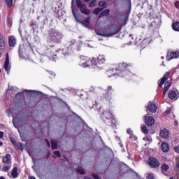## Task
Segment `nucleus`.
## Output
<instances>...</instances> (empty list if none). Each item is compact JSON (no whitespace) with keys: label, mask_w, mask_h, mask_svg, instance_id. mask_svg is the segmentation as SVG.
<instances>
[{"label":"nucleus","mask_w":179,"mask_h":179,"mask_svg":"<svg viewBox=\"0 0 179 179\" xmlns=\"http://www.w3.org/2000/svg\"><path fill=\"white\" fill-rule=\"evenodd\" d=\"M74 2H76L78 8H80V12L84 13V15H89V13H90V10L89 9H87L86 6L82 4V1H80V0H73L71 2V8H72L73 15L75 19H76V20H78V22H79V17L76 15V13H75V8H73Z\"/></svg>","instance_id":"f257e3e1"},{"label":"nucleus","mask_w":179,"mask_h":179,"mask_svg":"<svg viewBox=\"0 0 179 179\" xmlns=\"http://www.w3.org/2000/svg\"><path fill=\"white\" fill-rule=\"evenodd\" d=\"M120 31V29L115 26H111L108 28L105 31H96L98 36H103V37H110L114 34H117Z\"/></svg>","instance_id":"f03ea898"},{"label":"nucleus","mask_w":179,"mask_h":179,"mask_svg":"<svg viewBox=\"0 0 179 179\" xmlns=\"http://www.w3.org/2000/svg\"><path fill=\"white\" fill-rule=\"evenodd\" d=\"M127 68H128L127 63H120L117 66L115 69L116 71H119V72H122V73H117L119 76H124V75L125 78H128L127 77V75H129V76H132V73H131L129 71L127 70Z\"/></svg>","instance_id":"7ed1b4c3"},{"label":"nucleus","mask_w":179,"mask_h":179,"mask_svg":"<svg viewBox=\"0 0 179 179\" xmlns=\"http://www.w3.org/2000/svg\"><path fill=\"white\" fill-rule=\"evenodd\" d=\"M92 68H101V65L106 64V56L104 55H99L98 58L92 57Z\"/></svg>","instance_id":"20e7f679"},{"label":"nucleus","mask_w":179,"mask_h":179,"mask_svg":"<svg viewBox=\"0 0 179 179\" xmlns=\"http://www.w3.org/2000/svg\"><path fill=\"white\" fill-rule=\"evenodd\" d=\"M80 66H82L83 68H87L89 66L93 67V57L89 58L85 56H80Z\"/></svg>","instance_id":"39448f33"},{"label":"nucleus","mask_w":179,"mask_h":179,"mask_svg":"<svg viewBox=\"0 0 179 179\" xmlns=\"http://www.w3.org/2000/svg\"><path fill=\"white\" fill-rule=\"evenodd\" d=\"M50 38L55 43H60L62 40V34L57 31H53L50 34Z\"/></svg>","instance_id":"423d86ee"},{"label":"nucleus","mask_w":179,"mask_h":179,"mask_svg":"<svg viewBox=\"0 0 179 179\" xmlns=\"http://www.w3.org/2000/svg\"><path fill=\"white\" fill-rule=\"evenodd\" d=\"M148 164L150 167H152V169H156L157 167H159L160 166V163L156 158L151 157L148 159Z\"/></svg>","instance_id":"0eeeda50"},{"label":"nucleus","mask_w":179,"mask_h":179,"mask_svg":"<svg viewBox=\"0 0 179 179\" xmlns=\"http://www.w3.org/2000/svg\"><path fill=\"white\" fill-rule=\"evenodd\" d=\"M169 97L171 100H177L179 97V93L177 90H171L169 92Z\"/></svg>","instance_id":"6e6552de"},{"label":"nucleus","mask_w":179,"mask_h":179,"mask_svg":"<svg viewBox=\"0 0 179 179\" xmlns=\"http://www.w3.org/2000/svg\"><path fill=\"white\" fill-rule=\"evenodd\" d=\"M179 52L178 51H172L169 52L166 56L167 61H171V59H174V58H178Z\"/></svg>","instance_id":"1a4fd4ad"},{"label":"nucleus","mask_w":179,"mask_h":179,"mask_svg":"<svg viewBox=\"0 0 179 179\" xmlns=\"http://www.w3.org/2000/svg\"><path fill=\"white\" fill-rule=\"evenodd\" d=\"M4 69L9 73V71H10V65H9V53H6V61L4 63Z\"/></svg>","instance_id":"9d476101"},{"label":"nucleus","mask_w":179,"mask_h":179,"mask_svg":"<svg viewBox=\"0 0 179 179\" xmlns=\"http://www.w3.org/2000/svg\"><path fill=\"white\" fill-rule=\"evenodd\" d=\"M145 124L148 125V127H152L155 125V118L152 116H145Z\"/></svg>","instance_id":"9b49d317"},{"label":"nucleus","mask_w":179,"mask_h":179,"mask_svg":"<svg viewBox=\"0 0 179 179\" xmlns=\"http://www.w3.org/2000/svg\"><path fill=\"white\" fill-rule=\"evenodd\" d=\"M160 137L163 138L164 139H167L169 138V136L170 135V132H169V130L167 129H164L161 131Z\"/></svg>","instance_id":"f8f14e48"},{"label":"nucleus","mask_w":179,"mask_h":179,"mask_svg":"<svg viewBox=\"0 0 179 179\" xmlns=\"http://www.w3.org/2000/svg\"><path fill=\"white\" fill-rule=\"evenodd\" d=\"M170 78V72H166L164 77L162 78L160 83H159V87H162V86H163V85H164V83H166V80H167V79H169Z\"/></svg>","instance_id":"ddd939ff"},{"label":"nucleus","mask_w":179,"mask_h":179,"mask_svg":"<svg viewBox=\"0 0 179 179\" xmlns=\"http://www.w3.org/2000/svg\"><path fill=\"white\" fill-rule=\"evenodd\" d=\"M157 110V106L155 105V103H150L147 107V111H150V113H156Z\"/></svg>","instance_id":"4468645a"},{"label":"nucleus","mask_w":179,"mask_h":179,"mask_svg":"<svg viewBox=\"0 0 179 179\" xmlns=\"http://www.w3.org/2000/svg\"><path fill=\"white\" fill-rule=\"evenodd\" d=\"M3 163H5V164H10L12 163V158L10 157V155L7 154L3 157Z\"/></svg>","instance_id":"2eb2a0df"},{"label":"nucleus","mask_w":179,"mask_h":179,"mask_svg":"<svg viewBox=\"0 0 179 179\" xmlns=\"http://www.w3.org/2000/svg\"><path fill=\"white\" fill-rule=\"evenodd\" d=\"M171 86V81H168L167 83H166V84L164 87L163 97H164V96H166V94L170 89Z\"/></svg>","instance_id":"dca6fc26"},{"label":"nucleus","mask_w":179,"mask_h":179,"mask_svg":"<svg viewBox=\"0 0 179 179\" xmlns=\"http://www.w3.org/2000/svg\"><path fill=\"white\" fill-rule=\"evenodd\" d=\"M8 44L10 47H15V45H16V38H15L13 36H9Z\"/></svg>","instance_id":"f3484780"},{"label":"nucleus","mask_w":179,"mask_h":179,"mask_svg":"<svg viewBox=\"0 0 179 179\" xmlns=\"http://www.w3.org/2000/svg\"><path fill=\"white\" fill-rule=\"evenodd\" d=\"M161 149L162 150V152H169V150H170V147L169 146V143H162L161 145Z\"/></svg>","instance_id":"a211bd4d"},{"label":"nucleus","mask_w":179,"mask_h":179,"mask_svg":"<svg viewBox=\"0 0 179 179\" xmlns=\"http://www.w3.org/2000/svg\"><path fill=\"white\" fill-rule=\"evenodd\" d=\"M5 36L2 34H0V50L5 48Z\"/></svg>","instance_id":"6ab92c4d"},{"label":"nucleus","mask_w":179,"mask_h":179,"mask_svg":"<svg viewBox=\"0 0 179 179\" xmlns=\"http://www.w3.org/2000/svg\"><path fill=\"white\" fill-rule=\"evenodd\" d=\"M103 117L110 120V118H113V113L110 111L105 110L103 113Z\"/></svg>","instance_id":"aec40b11"},{"label":"nucleus","mask_w":179,"mask_h":179,"mask_svg":"<svg viewBox=\"0 0 179 179\" xmlns=\"http://www.w3.org/2000/svg\"><path fill=\"white\" fill-rule=\"evenodd\" d=\"M14 146H15V149H17V150H22V151H23V150L24 149V146L21 143H16L14 145Z\"/></svg>","instance_id":"412c9836"},{"label":"nucleus","mask_w":179,"mask_h":179,"mask_svg":"<svg viewBox=\"0 0 179 179\" xmlns=\"http://www.w3.org/2000/svg\"><path fill=\"white\" fill-rule=\"evenodd\" d=\"M11 176L13 177V178H17V167H14Z\"/></svg>","instance_id":"4be33fe9"},{"label":"nucleus","mask_w":179,"mask_h":179,"mask_svg":"<svg viewBox=\"0 0 179 179\" xmlns=\"http://www.w3.org/2000/svg\"><path fill=\"white\" fill-rule=\"evenodd\" d=\"M108 15H110V10L106 9L100 14L99 17H101L102 16H108Z\"/></svg>","instance_id":"5701e85b"},{"label":"nucleus","mask_w":179,"mask_h":179,"mask_svg":"<svg viewBox=\"0 0 179 179\" xmlns=\"http://www.w3.org/2000/svg\"><path fill=\"white\" fill-rule=\"evenodd\" d=\"M172 27L175 31H179V22L173 23Z\"/></svg>","instance_id":"b1692460"},{"label":"nucleus","mask_w":179,"mask_h":179,"mask_svg":"<svg viewBox=\"0 0 179 179\" xmlns=\"http://www.w3.org/2000/svg\"><path fill=\"white\" fill-rule=\"evenodd\" d=\"M143 141H145V142H147V143L149 144V143H151L152 140L150 136H147L143 138Z\"/></svg>","instance_id":"393cba45"},{"label":"nucleus","mask_w":179,"mask_h":179,"mask_svg":"<svg viewBox=\"0 0 179 179\" xmlns=\"http://www.w3.org/2000/svg\"><path fill=\"white\" fill-rule=\"evenodd\" d=\"M141 131L143 134H149V130L145 125H141Z\"/></svg>","instance_id":"a878e982"},{"label":"nucleus","mask_w":179,"mask_h":179,"mask_svg":"<svg viewBox=\"0 0 179 179\" xmlns=\"http://www.w3.org/2000/svg\"><path fill=\"white\" fill-rule=\"evenodd\" d=\"M162 173L163 174H166L164 173L165 171H167V170H169V165L166 164H164L162 166Z\"/></svg>","instance_id":"bb28decb"},{"label":"nucleus","mask_w":179,"mask_h":179,"mask_svg":"<svg viewBox=\"0 0 179 179\" xmlns=\"http://www.w3.org/2000/svg\"><path fill=\"white\" fill-rule=\"evenodd\" d=\"M77 172L79 173L80 174H85V169H83V168L80 167V166H78L77 169Z\"/></svg>","instance_id":"cd10ccee"},{"label":"nucleus","mask_w":179,"mask_h":179,"mask_svg":"<svg viewBox=\"0 0 179 179\" xmlns=\"http://www.w3.org/2000/svg\"><path fill=\"white\" fill-rule=\"evenodd\" d=\"M51 143H52V149H57L58 146L57 144V140H52Z\"/></svg>","instance_id":"c85d7f7f"},{"label":"nucleus","mask_w":179,"mask_h":179,"mask_svg":"<svg viewBox=\"0 0 179 179\" xmlns=\"http://www.w3.org/2000/svg\"><path fill=\"white\" fill-rule=\"evenodd\" d=\"M99 6L102 8V9H104V8L107 7V4H106V2L103 1H101L99 3Z\"/></svg>","instance_id":"c756f323"},{"label":"nucleus","mask_w":179,"mask_h":179,"mask_svg":"<svg viewBox=\"0 0 179 179\" xmlns=\"http://www.w3.org/2000/svg\"><path fill=\"white\" fill-rule=\"evenodd\" d=\"M6 2L8 8H10V6H12L13 4V0H6Z\"/></svg>","instance_id":"7c9ffc66"},{"label":"nucleus","mask_w":179,"mask_h":179,"mask_svg":"<svg viewBox=\"0 0 179 179\" xmlns=\"http://www.w3.org/2000/svg\"><path fill=\"white\" fill-rule=\"evenodd\" d=\"M101 10H103V8H96L94 10L93 13H94V15H99V13H100V12H101Z\"/></svg>","instance_id":"2f4dec72"},{"label":"nucleus","mask_w":179,"mask_h":179,"mask_svg":"<svg viewBox=\"0 0 179 179\" xmlns=\"http://www.w3.org/2000/svg\"><path fill=\"white\" fill-rule=\"evenodd\" d=\"M10 166H6L2 168L3 171L5 173L8 172V170H10Z\"/></svg>","instance_id":"473e14b6"},{"label":"nucleus","mask_w":179,"mask_h":179,"mask_svg":"<svg viewBox=\"0 0 179 179\" xmlns=\"http://www.w3.org/2000/svg\"><path fill=\"white\" fill-rule=\"evenodd\" d=\"M94 6H96V1L95 0H92L90 3V8H94Z\"/></svg>","instance_id":"72a5a7b5"},{"label":"nucleus","mask_w":179,"mask_h":179,"mask_svg":"<svg viewBox=\"0 0 179 179\" xmlns=\"http://www.w3.org/2000/svg\"><path fill=\"white\" fill-rule=\"evenodd\" d=\"M171 111V109L170 108H168L164 112L165 115H169L170 114V112Z\"/></svg>","instance_id":"f704fd0d"},{"label":"nucleus","mask_w":179,"mask_h":179,"mask_svg":"<svg viewBox=\"0 0 179 179\" xmlns=\"http://www.w3.org/2000/svg\"><path fill=\"white\" fill-rule=\"evenodd\" d=\"M54 155H55V156H57V157H61V153L59 152V151H55L54 152Z\"/></svg>","instance_id":"c9c22d12"},{"label":"nucleus","mask_w":179,"mask_h":179,"mask_svg":"<svg viewBox=\"0 0 179 179\" xmlns=\"http://www.w3.org/2000/svg\"><path fill=\"white\" fill-rule=\"evenodd\" d=\"M148 179H155V176H153L152 173H148Z\"/></svg>","instance_id":"e433bc0d"},{"label":"nucleus","mask_w":179,"mask_h":179,"mask_svg":"<svg viewBox=\"0 0 179 179\" xmlns=\"http://www.w3.org/2000/svg\"><path fill=\"white\" fill-rule=\"evenodd\" d=\"M174 150L176 153H179V145L176 146Z\"/></svg>","instance_id":"4c0bfd02"},{"label":"nucleus","mask_w":179,"mask_h":179,"mask_svg":"<svg viewBox=\"0 0 179 179\" xmlns=\"http://www.w3.org/2000/svg\"><path fill=\"white\" fill-rule=\"evenodd\" d=\"M127 133L129 135H132V129H127Z\"/></svg>","instance_id":"58836bf2"},{"label":"nucleus","mask_w":179,"mask_h":179,"mask_svg":"<svg viewBox=\"0 0 179 179\" xmlns=\"http://www.w3.org/2000/svg\"><path fill=\"white\" fill-rule=\"evenodd\" d=\"M92 177L94 179H101L100 177H99V176L96 174H92Z\"/></svg>","instance_id":"ea45409f"},{"label":"nucleus","mask_w":179,"mask_h":179,"mask_svg":"<svg viewBox=\"0 0 179 179\" xmlns=\"http://www.w3.org/2000/svg\"><path fill=\"white\" fill-rule=\"evenodd\" d=\"M85 23L87 24L86 26L87 27V25H89L90 23V18L86 19V20H85Z\"/></svg>","instance_id":"a19ab883"},{"label":"nucleus","mask_w":179,"mask_h":179,"mask_svg":"<svg viewBox=\"0 0 179 179\" xmlns=\"http://www.w3.org/2000/svg\"><path fill=\"white\" fill-rule=\"evenodd\" d=\"M13 145H16V141L15 139H13V138H10Z\"/></svg>","instance_id":"79ce46f5"},{"label":"nucleus","mask_w":179,"mask_h":179,"mask_svg":"<svg viewBox=\"0 0 179 179\" xmlns=\"http://www.w3.org/2000/svg\"><path fill=\"white\" fill-rule=\"evenodd\" d=\"M176 169H179V157L177 159V162H176Z\"/></svg>","instance_id":"37998d69"},{"label":"nucleus","mask_w":179,"mask_h":179,"mask_svg":"<svg viewBox=\"0 0 179 179\" xmlns=\"http://www.w3.org/2000/svg\"><path fill=\"white\" fill-rule=\"evenodd\" d=\"M175 6H176V8H179V2L178 1H176V3H175Z\"/></svg>","instance_id":"c03bdc74"},{"label":"nucleus","mask_w":179,"mask_h":179,"mask_svg":"<svg viewBox=\"0 0 179 179\" xmlns=\"http://www.w3.org/2000/svg\"><path fill=\"white\" fill-rule=\"evenodd\" d=\"M3 135H4L3 132V131H0V138H3Z\"/></svg>","instance_id":"a18cd8bd"},{"label":"nucleus","mask_w":179,"mask_h":179,"mask_svg":"<svg viewBox=\"0 0 179 179\" xmlns=\"http://www.w3.org/2000/svg\"><path fill=\"white\" fill-rule=\"evenodd\" d=\"M30 92H33V91H31V90L29 91V90H25L23 91V93H30Z\"/></svg>","instance_id":"49530a36"},{"label":"nucleus","mask_w":179,"mask_h":179,"mask_svg":"<svg viewBox=\"0 0 179 179\" xmlns=\"http://www.w3.org/2000/svg\"><path fill=\"white\" fill-rule=\"evenodd\" d=\"M46 143L48 145V146H50V141H48V140H46Z\"/></svg>","instance_id":"de8ad7c7"},{"label":"nucleus","mask_w":179,"mask_h":179,"mask_svg":"<svg viewBox=\"0 0 179 179\" xmlns=\"http://www.w3.org/2000/svg\"><path fill=\"white\" fill-rule=\"evenodd\" d=\"M174 124L176 125V127H177V125H178V122H177L176 120H175Z\"/></svg>","instance_id":"09e8293b"},{"label":"nucleus","mask_w":179,"mask_h":179,"mask_svg":"<svg viewBox=\"0 0 179 179\" xmlns=\"http://www.w3.org/2000/svg\"><path fill=\"white\" fill-rule=\"evenodd\" d=\"M111 89H113L111 86L108 87V90H111Z\"/></svg>","instance_id":"8fccbe9b"},{"label":"nucleus","mask_w":179,"mask_h":179,"mask_svg":"<svg viewBox=\"0 0 179 179\" xmlns=\"http://www.w3.org/2000/svg\"><path fill=\"white\" fill-rule=\"evenodd\" d=\"M1 146H3V143H2L1 141H0V147Z\"/></svg>","instance_id":"3c124183"},{"label":"nucleus","mask_w":179,"mask_h":179,"mask_svg":"<svg viewBox=\"0 0 179 179\" xmlns=\"http://www.w3.org/2000/svg\"><path fill=\"white\" fill-rule=\"evenodd\" d=\"M13 122L14 124V126L16 127V123L15 122V120H13Z\"/></svg>","instance_id":"603ef678"},{"label":"nucleus","mask_w":179,"mask_h":179,"mask_svg":"<svg viewBox=\"0 0 179 179\" xmlns=\"http://www.w3.org/2000/svg\"><path fill=\"white\" fill-rule=\"evenodd\" d=\"M111 73V71H107V75H110Z\"/></svg>","instance_id":"864d4df0"},{"label":"nucleus","mask_w":179,"mask_h":179,"mask_svg":"<svg viewBox=\"0 0 179 179\" xmlns=\"http://www.w3.org/2000/svg\"><path fill=\"white\" fill-rule=\"evenodd\" d=\"M29 179H36V178L31 176V177H29Z\"/></svg>","instance_id":"5fc2aeb1"},{"label":"nucleus","mask_w":179,"mask_h":179,"mask_svg":"<svg viewBox=\"0 0 179 179\" xmlns=\"http://www.w3.org/2000/svg\"><path fill=\"white\" fill-rule=\"evenodd\" d=\"M20 94H22V92H20V93L17 94L16 96H18Z\"/></svg>","instance_id":"6e6d98bb"},{"label":"nucleus","mask_w":179,"mask_h":179,"mask_svg":"<svg viewBox=\"0 0 179 179\" xmlns=\"http://www.w3.org/2000/svg\"><path fill=\"white\" fill-rule=\"evenodd\" d=\"M84 2H89L90 0H83Z\"/></svg>","instance_id":"4d7b16f0"},{"label":"nucleus","mask_w":179,"mask_h":179,"mask_svg":"<svg viewBox=\"0 0 179 179\" xmlns=\"http://www.w3.org/2000/svg\"><path fill=\"white\" fill-rule=\"evenodd\" d=\"M0 179H5V178H3V176H1Z\"/></svg>","instance_id":"13d9d810"},{"label":"nucleus","mask_w":179,"mask_h":179,"mask_svg":"<svg viewBox=\"0 0 179 179\" xmlns=\"http://www.w3.org/2000/svg\"><path fill=\"white\" fill-rule=\"evenodd\" d=\"M170 179H176V178L173 177V178H171Z\"/></svg>","instance_id":"bf43d9fd"},{"label":"nucleus","mask_w":179,"mask_h":179,"mask_svg":"<svg viewBox=\"0 0 179 179\" xmlns=\"http://www.w3.org/2000/svg\"><path fill=\"white\" fill-rule=\"evenodd\" d=\"M1 57H2V55L0 53V58H1Z\"/></svg>","instance_id":"052dcab7"},{"label":"nucleus","mask_w":179,"mask_h":179,"mask_svg":"<svg viewBox=\"0 0 179 179\" xmlns=\"http://www.w3.org/2000/svg\"><path fill=\"white\" fill-rule=\"evenodd\" d=\"M145 41H146V40H144V41H143V43H145Z\"/></svg>","instance_id":"680f3d73"},{"label":"nucleus","mask_w":179,"mask_h":179,"mask_svg":"<svg viewBox=\"0 0 179 179\" xmlns=\"http://www.w3.org/2000/svg\"><path fill=\"white\" fill-rule=\"evenodd\" d=\"M0 73H1V69H0Z\"/></svg>","instance_id":"e2e57ef3"}]
</instances>
